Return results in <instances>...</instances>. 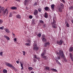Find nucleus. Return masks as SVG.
Segmentation results:
<instances>
[{
    "label": "nucleus",
    "mask_w": 73,
    "mask_h": 73,
    "mask_svg": "<svg viewBox=\"0 0 73 73\" xmlns=\"http://www.w3.org/2000/svg\"><path fill=\"white\" fill-rule=\"evenodd\" d=\"M46 54V50H44V52L43 53H42L41 56H42L43 58H44L45 60H46L47 59V58L46 56H44Z\"/></svg>",
    "instance_id": "obj_5"
},
{
    "label": "nucleus",
    "mask_w": 73,
    "mask_h": 73,
    "mask_svg": "<svg viewBox=\"0 0 73 73\" xmlns=\"http://www.w3.org/2000/svg\"><path fill=\"white\" fill-rule=\"evenodd\" d=\"M66 23H67V22H66Z\"/></svg>",
    "instance_id": "obj_63"
},
{
    "label": "nucleus",
    "mask_w": 73,
    "mask_h": 73,
    "mask_svg": "<svg viewBox=\"0 0 73 73\" xmlns=\"http://www.w3.org/2000/svg\"><path fill=\"white\" fill-rule=\"evenodd\" d=\"M69 8L70 9H72V8H73V7H72V6L70 7Z\"/></svg>",
    "instance_id": "obj_46"
},
{
    "label": "nucleus",
    "mask_w": 73,
    "mask_h": 73,
    "mask_svg": "<svg viewBox=\"0 0 73 73\" xmlns=\"http://www.w3.org/2000/svg\"><path fill=\"white\" fill-rule=\"evenodd\" d=\"M45 70H49V67H46L45 68Z\"/></svg>",
    "instance_id": "obj_25"
},
{
    "label": "nucleus",
    "mask_w": 73,
    "mask_h": 73,
    "mask_svg": "<svg viewBox=\"0 0 73 73\" xmlns=\"http://www.w3.org/2000/svg\"><path fill=\"white\" fill-rule=\"evenodd\" d=\"M53 22L51 23V25H52V27L53 28H57L56 26V17L54 16L53 17Z\"/></svg>",
    "instance_id": "obj_1"
},
{
    "label": "nucleus",
    "mask_w": 73,
    "mask_h": 73,
    "mask_svg": "<svg viewBox=\"0 0 73 73\" xmlns=\"http://www.w3.org/2000/svg\"><path fill=\"white\" fill-rule=\"evenodd\" d=\"M39 22L40 23H41V24H44V21H42V20H40Z\"/></svg>",
    "instance_id": "obj_26"
},
{
    "label": "nucleus",
    "mask_w": 73,
    "mask_h": 73,
    "mask_svg": "<svg viewBox=\"0 0 73 73\" xmlns=\"http://www.w3.org/2000/svg\"><path fill=\"white\" fill-rule=\"evenodd\" d=\"M45 38V35H43V36H42V38Z\"/></svg>",
    "instance_id": "obj_48"
},
{
    "label": "nucleus",
    "mask_w": 73,
    "mask_h": 73,
    "mask_svg": "<svg viewBox=\"0 0 73 73\" xmlns=\"http://www.w3.org/2000/svg\"><path fill=\"white\" fill-rule=\"evenodd\" d=\"M20 64L21 65V64H22V63L21 62H20Z\"/></svg>",
    "instance_id": "obj_60"
},
{
    "label": "nucleus",
    "mask_w": 73,
    "mask_h": 73,
    "mask_svg": "<svg viewBox=\"0 0 73 73\" xmlns=\"http://www.w3.org/2000/svg\"><path fill=\"white\" fill-rule=\"evenodd\" d=\"M62 9H62V8L61 7H60L58 9V11L60 12H62Z\"/></svg>",
    "instance_id": "obj_14"
},
{
    "label": "nucleus",
    "mask_w": 73,
    "mask_h": 73,
    "mask_svg": "<svg viewBox=\"0 0 73 73\" xmlns=\"http://www.w3.org/2000/svg\"><path fill=\"white\" fill-rule=\"evenodd\" d=\"M0 55L1 56H2V55H3V52H1L0 53Z\"/></svg>",
    "instance_id": "obj_42"
},
{
    "label": "nucleus",
    "mask_w": 73,
    "mask_h": 73,
    "mask_svg": "<svg viewBox=\"0 0 73 73\" xmlns=\"http://www.w3.org/2000/svg\"><path fill=\"white\" fill-rule=\"evenodd\" d=\"M45 44L46 45H49L50 43L48 42H47L45 43Z\"/></svg>",
    "instance_id": "obj_30"
},
{
    "label": "nucleus",
    "mask_w": 73,
    "mask_h": 73,
    "mask_svg": "<svg viewBox=\"0 0 73 73\" xmlns=\"http://www.w3.org/2000/svg\"><path fill=\"white\" fill-rule=\"evenodd\" d=\"M37 60H38V61H39V60H40V58L39 57H36V58Z\"/></svg>",
    "instance_id": "obj_43"
},
{
    "label": "nucleus",
    "mask_w": 73,
    "mask_h": 73,
    "mask_svg": "<svg viewBox=\"0 0 73 73\" xmlns=\"http://www.w3.org/2000/svg\"><path fill=\"white\" fill-rule=\"evenodd\" d=\"M41 10H42V9H41V8H39L38 9V12H41Z\"/></svg>",
    "instance_id": "obj_35"
},
{
    "label": "nucleus",
    "mask_w": 73,
    "mask_h": 73,
    "mask_svg": "<svg viewBox=\"0 0 73 73\" xmlns=\"http://www.w3.org/2000/svg\"><path fill=\"white\" fill-rule=\"evenodd\" d=\"M25 45H26V46H30V45H31V43H25Z\"/></svg>",
    "instance_id": "obj_20"
},
{
    "label": "nucleus",
    "mask_w": 73,
    "mask_h": 73,
    "mask_svg": "<svg viewBox=\"0 0 73 73\" xmlns=\"http://www.w3.org/2000/svg\"><path fill=\"white\" fill-rule=\"evenodd\" d=\"M58 64H59V65H61V63H60V62H58Z\"/></svg>",
    "instance_id": "obj_52"
},
{
    "label": "nucleus",
    "mask_w": 73,
    "mask_h": 73,
    "mask_svg": "<svg viewBox=\"0 0 73 73\" xmlns=\"http://www.w3.org/2000/svg\"><path fill=\"white\" fill-rule=\"evenodd\" d=\"M0 8H1V7H0Z\"/></svg>",
    "instance_id": "obj_64"
},
{
    "label": "nucleus",
    "mask_w": 73,
    "mask_h": 73,
    "mask_svg": "<svg viewBox=\"0 0 73 73\" xmlns=\"http://www.w3.org/2000/svg\"><path fill=\"white\" fill-rule=\"evenodd\" d=\"M67 27H69V24L68 23H67V24H66V25Z\"/></svg>",
    "instance_id": "obj_38"
},
{
    "label": "nucleus",
    "mask_w": 73,
    "mask_h": 73,
    "mask_svg": "<svg viewBox=\"0 0 73 73\" xmlns=\"http://www.w3.org/2000/svg\"><path fill=\"white\" fill-rule=\"evenodd\" d=\"M3 72L4 73H7V70L5 69H4L3 70Z\"/></svg>",
    "instance_id": "obj_24"
},
{
    "label": "nucleus",
    "mask_w": 73,
    "mask_h": 73,
    "mask_svg": "<svg viewBox=\"0 0 73 73\" xmlns=\"http://www.w3.org/2000/svg\"><path fill=\"white\" fill-rule=\"evenodd\" d=\"M56 53L58 55H59L60 54L62 57H64V53H63V52L62 50L59 51V54L57 51L56 52Z\"/></svg>",
    "instance_id": "obj_3"
},
{
    "label": "nucleus",
    "mask_w": 73,
    "mask_h": 73,
    "mask_svg": "<svg viewBox=\"0 0 73 73\" xmlns=\"http://www.w3.org/2000/svg\"><path fill=\"white\" fill-rule=\"evenodd\" d=\"M69 52H73V47L71 46L70 48Z\"/></svg>",
    "instance_id": "obj_11"
},
{
    "label": "nucleus",
    "mask_w": 73,
    "mask_h": 73,
    "mask_svg": "<svg viewBox=\"0 0 73 73\" xmlns=\"http://www.w3.org/2000/svg\"><path fill=\"white\" fill-rule=\"evenodd\" d=\"M5 9V8L4 7H2L1 8V11H2L4 13H5L7 12V9H6L4 11Z\"/></svg>",
    "instance_id": "obj_7"
},
{
    "label": "nucleus",
    "mask_w": 73,
    "mask_h": 73,
    "mask_svg": "<svg viewBox=\"0 0 73 73\" xmlns=\"http://www.w3.org/2000/svg\"><path fill=\"white\" fill-rule=\"evenodd\" d=\"M42 41H43V42H46L47 41L46 39H45V38H42Z\"/></svg>",
    "instance_id": "obj_22"
},
{
    "label": "nucleus",
    "mask_w": 73,
    "mask_h": 73,
    "mask_svg": "<svg viewBox=\"0 0 73 73\" xmlns=\"http://www.w3.org/2000/svg\"><path fill=\"white\" fill-rule=\"evenodd\" d=\"M70 57L71 60L73 62V55L72 54V53H70Z\"/></svg>",
    "instance_id": "obj_8"
},
{
    "label": "nucleus",
    "mask_w": 73,
    "mask_h": 73,
    "mask_svg": "<svg viewBox=\"0 0 73 73\" xmlns=\"http://www.w3.org/2000/svg\"><path fill=\"white\" fill-rule=\"evenodd\" d=\"M16 62L17 64H19V61L17 60L16 61Z\"/></svg>",
    "instance_id": "obj_49"
},
{
    "label": "nucleus",
    "mask_w": 73,
    "mask_h": 73,
    "mask_svg": "<svg viewBox=\"0 0 73 73\" xmlns=\"http://www.w3.org/2000/svg\"><path fill=\"white\" fill-rule=\"evenodd\" d=\"M4 30L6 32H7V33H9V30H8V29H7L6 28H5Z\"/></svg>",
    "instance_id": "obj_16"
},
{
    "label": "nucleus",
    "mask_w": 73,
    "mask_h": 73,
    "mask_svg": "<svg viewBox=\"0 0 73 73\" xmlns=\"http://www.w3.org/2000/svg\"><path fill=\"white\" fill-rule=\"evenodd\" d=\"M63 43H64V41L62 40H60L59 41H57V44L60 45H61Z\"/></svg>",
    "instance_id": "obj_6"
},
{
    "label": "nucleus",
    "mask_w": 73,
    "mask_h": 73,
    "mask_svg": "<svg viewBox=\"0 0 73 73\" xmlns=\"http://www.w3.org/2000/svg\"><path fill=\"white\" fill-rule=\"evenodd\" d=\"M11 9H16L17 8L16 7H13L11 8Z\"/></svg>",
    "instance_id": "obj_23"
},
{
    "label": "nucleus",
    "mask_w": 73,
    "mask_h": 73,
    "mask_svg": "<svg viewBox=\"0 0 73 73\" xmlns=\"http://www.w3.org/2000/svg\"><path fill=\"white\" fill-rule=\"evenodd\" d=\"M33 17H32V15H30L29 16V19H32Z\"/></svg>",
    "instance_id": "obj_37"
},
{
    "label": "nucleus",
    "mask_w": 73,
    "mask_h": 73,
    "mask_svg": "<svg viewBox=\"0 0 73 73\" xmlns=\"http://www.w3.org/2000/svg\"><path fill=\"white\" fill-rule=\"evenodd\" d=\"M4 26L0 27V29H2V30H3V29H4Z\"/></svg>",
    "instance_id": "obj_32"
},
{
    "label": "nucleus",
    "mask_w": 73,
    "mask_h": 73,
    "mask_svg": "<svg viewBox=\"0 0 73 73\" xmlns=\"http://www.w3.org/2000/svg\"><path fill=\"white\" fill-rule=\"evenodd\" d=\"M3 22V21L1 20L0 19V24H1V23H2Z\"/></svg>",
    "instance_id": "obj_40"
},
{
    "label": "nucleus",
    "mask_w": 73,
    "mask_h": 73,
    "mask_svg": "<svg viewBox=\"0 0 73 73\" xmlns=\"http://www.w3.org/2000/svg\"><path fill=\"white\" fill-rule=\"evenodd\" d=\"M38 14V11L37 10H35L34 12V15H37Z\"/></svg>",
    "instance_id": "obj_9"
},
{
    "label": "nucleus",
    "mask_w": 73,
    "mask_h": 73,
    "mask_svg": "<svg viewBox=\"0 0 73 73\" xmlns=\"http://www.w3.org/2000/svg\"><path fill=\"white\" fill-rule=\"evenodd\" d=\"M62 0V2H63V3H65V0Z\"/></svg>",
    "instance_id": "obj_53"
},
{
    "label": "nucleus",
    "mask_w": 73,
    "mask_h": 73,
    "mask_svg": "<svg viewBox=\"0 0 73 73\" xmlns=\"http://www.w3.org/2000/svg\"><path fill=\"white\" fill-rule=\"evenodd\" d=\"M28 3H29V2L28 1V0H25L24 2V5H26L28 4Z\"/></svg>",
    "instance_id": "obj_12"
},
{
    "label": "nucleus",
    "mask_w": 73,
    "mask_h": 73,
    "mask_svg": "<svg viewBox=\"0 0 73 73\" xmlns=\"http://www.w3.org/2000/svg\"><path fill=\"white\" fill-rule=\"evenodd\" d=\"M37 2H35V3L34 4V5H37Z\"/></svg>",
    "instance_id": "obj_41"
},
{
    "label": "nucleus",
    "mask_w": 73,
    "mask_h": 73,
    "mask_svg": "<svg viewBox=\"0 0 73 73\" xmlns=\"http://www.w3.org/2000/svg\"><path fill=\"white\" fill-rule=\"evenodd\" d=\"M35 24H36V22H32V23H31V25H32V26L35 25Z\"/></svg>",
    "instance_id": "obj_27"
},
{
    "label": "nucleus",
    "mask_w": 73,
    "mask_h": 73,
    "mask_svg": "<svg viewBox=\"0 0 73 73\" xmlns=\"http://www.w3.org/2000/svg\"><path fill=\"white\" fill-rule=\"evenodd\" d=\"M34 61L35 62H36V60H35V59H34Z\"/></svg>",
    "instance_id": "obj_62"
},
{
    "label": "nucleus",
    "mask_w": 73,
    "mask_h": 73,
    "mask_svg": "<svg viewBox=\"0 0 73 73\" xmlns=\"http://www.w3.org/2000/svg\"><path fill=\"white\" fill-rule=\"evenodd\" d=\"M24 68H23V67H22L21 68V70H23V69Z\"/></svg>",
    "instance_id": "obj_57"
},
{
    "label": "nucleus",
    "mask_w": 73,
    "mask_h": 73,
    "mask_svg": "<svg viewBox=\"0 0 73 73\" xmlns=\"http://www.w3.org/2000/svg\"><path fill=\"white\" fill-rule=\"evenodd\" d=\"M22 52L23 53V56H25V54H26V52H25L23 51H22Z\"/></svg>",
    "instance_id": "obj_29"
},
{
    "label": "nucleus",
    "mask_w": 73,
    "mask_h": 73,
    "mask_svg": "<svg viewBox=\"0 0 73 73\" xmlns=\"http://www.w3.org/2000/svg\"><path fill=\"white\" fill-rule=\"evenodd\" d=\"M28 69L30 70L31 71L33 69V68L31 67H29L28 68Z\"/></svg>",
    "instance_id": "obj_28"
},
{
    "label": "nucleus",
    "mask_w": 73,
    "mask_h": 73,
    "mask_svg": "<svg viewBox=\"0 0 73 73\" xmlns=\"http://www.w3.org/2000/svg\"><path fill=\"white\" fill-rule=\"evenodd\" d=\"M44 9L45 11H48L49 9V7H46L44 8Z\"/></svg>",
    "instance_id": "obj_18"
},
{
    "label": "nucleus",
    "mask_w": 73,
    "mask_h": 73,
    "mask_svg": "<svg viewBox=\"0 0 73 73\" xmlns=\"http://www.w3.org/2000/svg\"><path fill=\"white\" fill-rule=\"evenodd\" d=\"M51 70H52V71H54V72H57V70L56 69H54V68H52L51 69Z\"/></svg>",
    "instance_id": "obj_19"
},
{
    "label": "nucleus",
    "mask_w": 73,
    "mask_h": 73,
    "mask_svg": "<svg viewBox=\"0 0 73 73\" xmlns=\"http://www.w3.org/2000/svg\"><path fill=\"white\" fill-rule=\"evenodd\" d=\"M60 6L61 7L62 9H64V5L62 3L60 4Z\"/></svg>",
    "instance_id": "obj_21"
},
{
    "label": "nucleus",
    "mask_w": 73,
    "mask_h": 73,
    "mask_svg": "<svg viewBox=\"0 0 73 73\" xmlns=\"http://www.w3.org/2000/svg\"><path fill=\"white\" fill-rule=\"evenodd\" d=\"M27 42H28L29 43H31V40H27Z\"/></svg>",
    "instance_id": "obj_39"
},
{
    "label": "nucleus",
    "mask_w": 73,
    "mask_h": 73,
    "mask_svg": "<svg viewBox=\"0 0 73 73\" xmlns=\"http://www.w3.org/2000/svg\"><path fill=\"white\" fill-rule=\"evenodd\" d=\"M48 17V14H47L46 12H45L44 13V17L46 19Z\"/></svg>",
    "instance_id": "obj_15"
},
{
    "label": "nucleus",
    "mask_w": 73,
    "mask_h": 73,
    "mask_svg": "<svg viewBox=\"0 0 73 73\" xmlns=\"http://www.w3.org/2000/svg\"><path fill=\"white\" fill-rule=\"evenodd\" d=\"M34 57L35 58H37V56H36V55H34Z\"/></svg>",
    "instance_id": "obj_47"
},
{
    "label": "nucleus",
    "mask_w": 73,
    "mask_h": 73,
    "mask_svg": "<svg viewBox=\"0 0 73 73\" xmlns=\"http://www.w3.org/2000/svg\"><path fill=\"white\" fill-rule=\"evenodd\" d=\"M33 49L34 50H37L39 49L38 47L37 46V43H35V42L34 44L33 45Z\"/></svg>",
    "instance_id": "obj_4"
},
{
    "label": "nucleus",
    "mask_w": 73,
    "mask_h": 73,
    "mask_svg": "<svg viewBox=\"0 0 73 73\" xmlns=\"http://www.w3.org/2000/svg\"><path fill=\"white\" fill-rule=\"evenodd\" d=\"M31 73H35V72H34L33 71H31Z\"/></svg>",
    "instance_id": "obj_56"
},
{
    "label": "nucleus",
    "mask_w": 73,
    "mask_h": 73,
    "mask_svg": "<svg viewBox=\"0 0 73 73\" xmlns=\"http://www.w3.org/2000/svg\"><path fill=\"white\" fill-rule=\"evenodd\" d=\"M54 6H55V5H54V4L51 5V7L52 9H54Z\"/></svg>",
    "instance_id": "obj_13"
},
{
    "label": "nucleus",
    "mask_w": 73,
    "mask_h": 73,
    "mask_svg": "<svg viewBox=\"0 0 73 73\" xmlns=\"http://www.w3.org/2000/svg\"><path fill=\"white\" fill-rule=\"evenodd\" d=\"M14 42L17 41V38H15L14 39Z\"/></svg>",
    "instance_id": "obj_36"
},
{
    "label": "nucleus",
    "mask_w": 73,
    "mask_h": 73,
    "mask_svg": "<svg viewBox=\"0 0 73 73\" xmlns=\"http://www.w3.org/2000/svg\"><path fill=\"white\" fill-rule=\"evenodd\" d=\"M9 17H12V14L11 13H10Z\"/></svg>",
    "instance_id": "obj_33"
},
{
    "label": "nucleus",
    "mask_w": 73,
    "mask_h": 73,
    "mask_svg": "<svg viewBox=\"0 0 73 73\" xmlns=\"http://www.w3.org/2000/svg\"><path fill=\"white\" fill-rule=\"evenodd\" d=\"M59 29L60 30V31H61V28L60 27L59 28Z\"/></svg>",
    "instance_id": "obj_61"
},
{
    "label": "nucleus",
    "mask_w": 73,
    "mask_h": 73,
    "mask_svg": "<svg viewBox=\"0 0 73 73\" xmlns=\"http://www.w3.org/2000/svg\"><path fill=\"white\" fill-rule=\"evenodd\" d=\"M16 0V1H19V0Z\"/></svg>",
    "instance_id": "obj_58"
},
{
    "label": "nucleus",
    "mask_w": 73,
    "mask_h": 73,
    "mask_svg": "<svg viewBox=\"0 0 73 73\" xmlns=\"http://www.w3.org/2000/svg\"><path fill=\"white\" fill-rule=\"evenodd\" d=\"M64 61H65V62H66L67 61V60L65 58L64 59Z\"/></svg>",
    "instance_id": "obj_44"
},
{
    "label": "nucleus",
    "mask_w": 73,
    "mask_h": 73,
    "mask_svg": "<svg viewBox=\"0 0 73 73\" xmlns=\"http://www.w3.org/2000/svg\"><path fill=\"white\" fill-rule=\"evenodd\" d=\"M21 67H23V64H21Z\"/></svg>",
    "instance_id": "obj_50"
},
{
    "label": "nucleus",
    "mask_w": 73,
    "mask_h": 73,
    "mask_svg": "<svg viewBox=\"0 0 73 73\" xmlns=\"http://www.w3.org/2000/svg\"><path fill=\"white\" fill-rule=\"evenodd\" d=\"M4 37L7 40H9V38L8 36L6 35H5V36H4Z\"/></svg>",
    "instance_id": "obj_17"
},
{
    "label": "nucleus",
    "mask_w": 73,
    "mask_h": 73,
    "mask_svg": "<svg viewBox=\"0 0 73 73\" xmlns=\"http://www.w3.org/2000/svg\"><path fill=\"white\" fill-rule=\"evenodd\" d=\"M58 58L57 59V60H60V57H58Z\"/></svg>",
    "instance_id": "obj_51"
},
{
    "label": "nucleus",
    "mask_w": 73,
    "mask_h": 73,
    "mask_svg": "<svg viewBox=\"0 0 73 73\" xmlns=\"http://www.w3.org/2000/svg\"><path fill=\"white\" fill-rule=\"evenodd\" d=\"M13 36H15V35L14 34H13Z\"/></svg>",
    "instance_id": "obj_59"
},
{
    "label": "nucleus",
    "mask_w": 73,
    "mask_h": 73,
    "mask_svg": "<svg viewBox=\"0 0 73 73\" xmlns=\"http://www.w3.org/2000/svg\"><path fill=\"white\" fill-rule=\"evenodd\" d=\"M24 33L25 34H27V32L26 31H25Z\"/></svg>",
    "instance_id": "obj_54"
},
{
    "label": "nucleus",
    "mask_w": 73,
    "mask_h": 73,
    "mask_svg": "<svg viewBox=\"0 0 73 73\" xmlns=\"http://www.w3.org/2000/svg\"><path fill=\"white\" fill-rule=\"evenodd\" d=\"M32 22H34V23H36L35 22L36 21V19H32Z\"/></svg>",
    "instance_id": "obj_34"
},
{
    "label": "nucleus",
    "mask_w": 73,
    "mask_h": 73,
    "mask_svg": "<svg viewBox=\"0 0 73 73\" xmlns=\"http://www.w3.org/2000/svg\"><path fill=\"white\" fill-rule=\"evenodd\" d=\"M55 60L56 61L57 63H58V62H59V61H58V60Z\"/></svg>",
    "instance_id": "obj_45"
},
{
    "label": "nucleus",
    "mask_w": 73,
    "mask_h": 73,
    "mask_svg": "<svg viewBox=\"0 0 73 73\" xmlns=\"http://www.w3.org/2000/svg\"><path fill=\"white\" fill-rule=\"evenodd\" d=\"M43 26H44V27H46V25L45 24H44L43 25Z\"/></svg>",
    "instance_id": "obj_55"
},
{
    "label": "nucleus",
    "mask_w": 73,
    "mask_h": 73,
    "mask_svg": "<svg viewBox=\"0 0 73 73\" xmlns=\"http://www.w3.org/2000/svg\"><path fill=\"white\" fill-rule=\"evenodd\" d=\"M16 17L17 18V19H20L21 18V15H20L19 14L17 15Z\"/></svg>",
    "instance_id": "obj_10"
},
{
    "label": "nucleus",
    "mask_w": 73,
    "mask_h": 73,
    "mask_svg": "<svg viewBox=\"0 0 73 73\" xmlns=\"http://www.w3.org/2000/svg\"><path fill=\"white\" fill-rule=\"evenodd\" d=\"M5 64L7 66H8L9 67H10V68H11L12 69H16V68L15 67L13 66L12 65V64L9 63L8 62H6Z\"/></svg>",
    "instance_id": "obj_2"
},
{
    "label": "nucleus",
    "mask_w": 73,
    "mask_h": 73,
    "mask_svg": "<svg viewBox=\"0 0 73 73\" xmlns=\"http://www.w3.org/2000/svg\"><path fill=\"white\" fill-rule=\"evenodd\" d=\"M38 36L39 37H40L41 36V33H39L38 34Z\"/></svg>",
    "instance_id": "obj_31"
}]
</instances>
